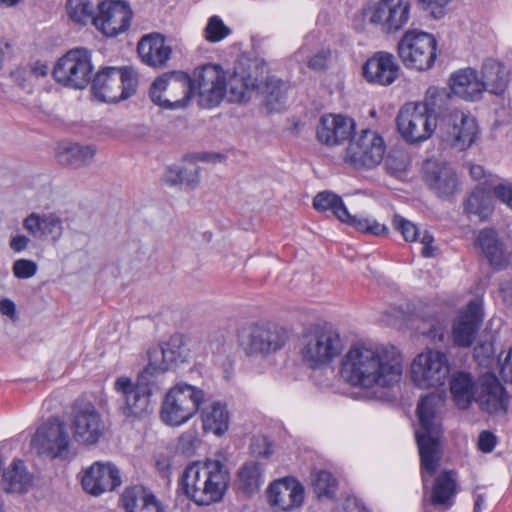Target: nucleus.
<instances>
[{
	"mask_svg": "<svg viewBox=\"0 0 512 512\" xmlns=\"http://www.w3.org/2000/svg\"><path fill=\"white\" fill-rule=\"evenodd\" d=\"M500 294L503 301L512 306V283H505L501 286Z\"/></svg>",
	"mask_w": 512,
	"mask_h": 512,
	"instance_id": "62",
	"label": "nucleus"
},
{
	"mask_svg": "<svg viewBox=\"0 0 512 512\" xmlns=\"http://www.w3.org/2000/svg\"><path fill=\"white\" fill-rule=\"evenodd\" d=\"M249 452L254 457L268 459L273 454V443L264 435L253 436L250 440Z\"/></svg>",
	"mask_w": 512,
	"mask_h": 512,
	"instance_id": "44",
	"label": "nucleus"
},
{
	"mask_svg": "<svg viewBox=\"0 0 512 512\" xmlns=\"http://www.w3.org/2000/svg\"><path fill=\"white\" fill-rule=\"evenodd\" d=\"M137 51L145 64L154 68H160L165 66L170 59L172 48L166 44L163 35L151 33L141 38Z\"/></svg>",
	"mask_w": 512,
	"mask_h": 512,
	"instance_id": "29",
	"label": "nucleus"
},
{
	"mask_svg": "<svg viewBox=\"0 0 512 512\" xmlns=\"http://www.w3.org/2000/svg\"><path fill=\"white\" fill-rule=\"evenodd\" d=\"M197 442L196 433L194 431H187L179 437L177 448L183 454H192L196 448Z\"/></svg>",
	"mask_w": 512,
	"mask_h": 512,
	"instance_id": "51",
	"label": "nucleus"
},
{
	"mask_svg": "<svg viewBox=\"0 0 512 512\" xmlns=\"http://www.w3.org/2000/svg\"><path fill=\"white\" fill-rule=\"evenodd\" d=\"M385 151L383 137L377 131L364 129L350 141L344 160L356 169H371L382 162Z\"/></svg>",
	"mask_w": 512,
	"mask_h": 512,
	"instance_id": "14",
	"label": "nucleus"
},
{
	"mask_svg": "<svg viewBox=\"0 0 512 512\" xmlns=\"http://www.w3.org/2000/svg\"><path fill=\"white\" fill-rule=\"evenodd\" d=\"M66 11L71 20L79 24H93L94 5L91 0H67Z\"/></svg>",
	"mask_w": 512,
	"mask_h": 512,
	"instance_id": "43",
	"label": "nucleus"
},
{
	"mask_svg": "<svg viewBox=\"0 0 512 512\" xmlns=\"http://www.w3.org/2000/svg\"><path fill=\"white\" fill-rule=\"evenodd\" d=\"M192 96L198 95V103L203 108L220 104L226 94V76L220 66L205 64L194 70L191 77Z\"/></svg>",
	"mask_w": 512,
	"mask_h": 512,
	"instance_id": "15",
	"label": "nucleus"
},
{
	"mask_svg": "<svg viewBox=\"0 0 512 512\" xmlns=\"http://www.w3.org/2000/svg\"><path fill=\"white\" fill-rule=\"evenodd\" d=\"M451 91L454 95L467 100L476 101L482 96L483 84L472 68H466L452 75L450 79Z\"/></svg>",
	"mask_w": 512,
	"mask_h": 512,
	"instance_id": "33",
	"label": "nucleus"
},
{
	"mask_svg": "<svg viewBox=\"0 0 512 512\" xmlns=\"http://www.w3.org/2000/svg\"><path fill=\"white\" fill-rule=\"evenodd\" d=\"M345 512H369L358 499H348L345 504Z\"/></svg>",
	"mask_w": 512,
	"mask_h": 512,
	"instance_id": "61",
	"label": "nucleus"
},
{
	"mask_svg": "<svg viewBox=\"0 0 512 512\" xmlns=\"http://www.w3.org/2000/svg\"><path fill=\"white\" fill-rule=\"evenodd\" d=\"M95 154L96 148L92 145L69 143L58 148L56 157L63 165L80 168L90 164Z\"/></svg>",
	"mask_w": 512,
	"mask_h": 512,
	"instance_id": "36",
	"label": "nucleus"
},
{
	"mask_svg": "<svg viewBox=\"0 0 512 512\" xmlns=\"http://www.w3.org/2000/svg\"><path fill=\"white\" fill-rule=\"evenodd\" d=\"M91 53L85 48H74L59 58L53 68L55 80L70 88L84 89L92 80Z\"/></svg>",
	"mask_w": 512,
	"mask_h": 512,
	"instance_id": "12",
	"label": "nucleus"
},
{
	"mask_svg": "<svg viewBox=\"0 0 512 512\" xmlns=\"http://www.w3.org/2000/svg\"><path fill=\"white\" fill-rule=\"evenodd\" d=\"M204 400V391L185 382L169 389L161 407V419L168 425L178 426L193 417Z\"/></svg>",
	"mask_w": 512,
	"mask_h": 512,
	"instance_id": "7",
	"label": "nucleus"
},
{
	"mask_svg": "<svg viewBox=\"0 0 512 512\" xmlns=\"http://www.w3.org/2000/svg\"><path fill=\"white\" fill-rule=\"evenodd\" d=\"M493 194L512 209V183L495 186L493 188Z\"/></svg>",
	"mask_w": 512,
	"mask_h": 512,
	"instance_id": "56",
	"label": "nucleus"
},
{
	"mask_svg": "<svg viewBox=\"0 0 512 512\" xmlns=\"http://www.w3.org/2000/svg\"><path fill=\"white\" fill-rule=\"evenodd\" d=\"M340 375L353 387H388L401 378L402 358L393 346L353 345L342 359Z\"/></svg>",
	"mask_w": 512,
	"mask_h": 512,
	"instance_id": "3",
	"label": "nucleus"
},
{
	"mask_svg": "<svg viewBox=\"0 0 512 512\" xmlns=\"http://www.w3.org/2000/svg\"><path fill=\"white\" fill-rule=\"evenodd\" d=\"M43 215L31 213L23 221V227L34 237L42 236Z\"/></svg>",
	"mask_w": 512,
	"mask_h": 512,
	"instance_id": "52",
	"label": "nucleus"
},
{
	"mask_svg": "<svg viewBox=\"0 0 512 512\" xmlns=\"http://www.w3.org/2000/svg\"><path fill=\"white\" fill-rule=\"evenodd\" d=\"M47 71H48L47 65H45V64H36L32 68L31 73L35 77H42V76H45L47 74Z\"/></svg>",
	"mask_w": 512,
	"mask_h": 512,
	"instance_id": "64",
	"label": "nucleus"
},
{
	"mask_svg": "<svg viewBox=\"0 0 512 512\" xmlns=\"http://www.w3.org/2000/svg\"><path fill=\"white\" fill-rule=\"evenodd\" d=\"M203 430L217 436L224 434L229 427V412L225 404L213 402L201 411Z\"/></svg>",
	"mask_w": 512,
	"mask_h": 512,
	"instance_id": "38",
	"label": "nucleus"
},
{
	"mask_svg": "<svg viewBox=\"0 0 512 512\" xmlns=\"http://www.w3.org/2000/svg\"><path fill=\"white\" fill-rule=\"evenodd\" d=\"M71 429L76 442L93 445L104 435L105 424L93 403L78 399L72 407Z\"/></svg>",
	"mask_w": 512,
	"mask_h": 512,
	"instance_id": "17",
	"label": "nucleus"
},
{
	"mask_svg": "<svg viewBox=\"0 0 512 512\" xmlns=\"http://www.w3.org/2000/svg\"><path fill=\"white\" fill-rule=\"evenodd\" d=\"M38 270L37 264L32 260L18 259L13 263L12 271L18 279L33 277Z\"/></svg>",
	"mask_w": 512,
	"mask_h": 512,
	"instance_id": "50",
	"label": "nucleus"
},
{
	"mask_svg": "<svg viewBox=\"0 0 512 512\" xmlns=\"http://www.w3.org/2000/svg\"><path fill=\"white\" fill-rule=\"evenodd\" d=\"M393 226L403 235L406 241L413 242L420 237V231L417 226L400 215L393 217Z\"/></svg>",
	"mask_w": 512,
	"mask_h": 512,
	"instance_id": "46",
	"label": "nucleus"
},
{
	"mask_svg": "<svg viewBox=\"0 0 512 512\" xmlns=\"http://www.w3.org/2000/svg\"><path fill=\"white\" fill-rule=\"evenodd\" d=\"M313 207L320 212L331 210L341 222L354 227L359 232L374 236H383L388 233L387 226L375 219L351 215L341 197L333 192H319L313 199Z\"/></svg>",
	"mask_w": 512,
	"mask_h": 512,
	"instance_id": "16",
	"label": "nucleus"
},
{
	"mask_svg": "<svg viewBox=\"0 0 512 512\" xmlns=\"http://www.w3.org/2000/svg\"><path fill=\"white\" fill-rule=\"evenodd\" d=\"M132 10L124 0H103L97 5L93 25L104 35L113 37L130 27Z\"/></svg>",
	"mask_w": 512,
	"mask_h": 512,
	"instance_id": "20",
	"label": "nucleus"
},
{
	"mask_svg": "<svg viewBox=\"0 0 512 512\" xmlns=\"http://www.w3.org/2000/svg\"><path fill=\"white\" fill-rule=\"evenodd\" d=\"M353 129L352 119L341 115L327 114L320 118L316 135L321 143L332 146L349 139Z\"/></svg>",
	"mask_w": 512,
	"mask_h": 512,
	"instance_id": "28",
	"label": "nucleus"
},
{
	"mask_svg": "<svg viewBox=\"0 0 512 512\" xmlns=\"http://www.w3.org/2000/svg\"><path fill=\"white\" fill-rule=\"evenodd\" d=\"M483 310L479 302L471 300L453 319L451 339L456 347L472 346L483 322Z\"/></svg>",
	"mask_w": 512,
	"mask_h": 512,
	"instance_id": "21",
	"label": "nucleus"
},
{
	"mask_svg": "<svg viewBox=\"0 0 512 512\" xmlns=\"http://www.w3.org/2000/svg\"><path fill=\"white\" fill-rule=\"evenodd\" d=\"M149 97L163 109L184 108L192 98L191 77L182 71L164 73L152 82Z\"/></svg>",
	"mask_w": 512,
	"mask_h": 512,
	"instance_id": "9",
	"label": "nucleus"
},
{
	"mask_svg": "<svg viewBox=\"0 0 512 512\" xmlns=\"http://www.w3.org/2000/svg\"><path fill=\"white\" fill-rule=\"evenodd\" d=\"M475 403L482 412L490 416H505L509 409L510 397L497 376L487 372L478 377Z\"/></svg>",
	"mask_w": 512,
	"mask_h": 512,
	"instance_id": "19",
	"label": "nucleus"
},
{
	"mask_svg": "<svg viewBox=\"0 0 512 512\" xmlns=\"http://www.w3.org/2000/svg\"><path fill=\"white\" fill-rule=\"evenodd\" d=\"M30 240L25 235H16L10 240L9 246L15 252L23 251L27 248Z\"/></svg>",
	"mask_w": 512,
	"mask_h": 512,
	"instance_id": "59",
	"label": "nucleus"
},
{
	"mask_svg": "<svg viewBox=\"0 0 512 512\" xmlns=\"http://www.w3.org/2000/svg\"><path fill=\"white\" fill-rule=\"evenodd\" d=\"M465 211L479 216L480 220L487 219L493 211L492 192L483 186L475 187L465 202Z\"/></svg>",
	"mask_w": 512,
	"mask_h": 512,
	"instance_id": "40",
	"label": "nucleus"
},
{
	"mask_svg": "<svg viewBox=\"0 0 512 512\" xmlns=\"http://www.w3.org/2000/svg\"><path fill=\"white\" fill-rule=\"evenodd\" d=\"M313 492L318 498L333 499L337 490V480L331 472L326 470L315 471L311 475Z\"/></svg>",
	"mask_w": 512,
	"mask_h": 512,
	"instance_id": "42",
	"label": "nucleus"
},
{
	"mask_svg": "<svg viewBox=\"0 0 512 512\" xmlns=\"http://www.w3.org/2000/svg\"><path fill=\"white\" fill-rule=\"evenodd\" d=\"M481 84L483 90L495 95H502L508 84L505 67L494 59H488L484 62L481 71Z\"/></svg>",
	"mask_w": 512,
	"mask_h": 512,
	"instance_id": "37",
	"label": "nucleus"
},
{
	"mask_svg": "<svg viewBox=\"0 0 512 512\" xmlns=\"http://www.w3.org/2000/svg\"><path fill=\"white\" fill-rule=\"evenodd\" d=\"M199 182L198 168L191 164L189 167H184L176 172L175 179L172 184H183L190 188H194Z\"/></svg>",
	"mask_w": 512,
	"mask_h": 512,
	"instance_id": "49",
	"label": "nucleus"
},
{
	"mask_svg": "<svg viewBox=\"0 0 512 512\" xmlns=\"http://www.w3.org/2000/svg\"><path fill=\"white\" fill-rule=\"evenodd\" d=\"M428 336L432 338L434 341H443L444 339V331L440 326H433L429 332Z\"/></svg>",
	"mask_w": 512,
	"mask_h": 512,
	"instance_id": "63",
	"label": "nucleus"
},
{
	"mask_svg": "<svg viewBox=\"0 0 512 512\" xmlns=\"http://www.w3.org/2000/svg\"><path fill=\"white\" fill-rule=\"evenodd\" d=\"M400 66L395 56L386 51H378L362 67L365 80L372 84L389 86L399 77Z\"/></svg>",
	"mask_w": 512,
	"mask_h": 512,
	"instance_id": "25",
	"label": "nucleus"
},
{
	"mask_svg": "<svg viewBox=\"0 0 512 512\" xmlns=\"http://www.w3.org/2000/svg\"><path fill=\"white\" fill-rule=\"evenodd\" d=\"M451 0H418V7L435 19L443 17Z\"/></svg>",
	"mask_w": 512,
	"mask_h": 512,
	"instance_id": "48",
	"label": "nucleus"
},
{
	"mask_svg": "<svg viewBox=\"0 0 512 512\" xmlns=\"http://www.w3.org/2000/svg\"><path fill=\"white\" fill-rule=\"evenodd\" d=\"M227 88L229 101L245 102L250 98V93L258 88L257 78L244 70L236 69L228 83L226 82Z\"/></svg>",
	"mask_w": 512,
	"mask_h": 512,
	"instance_id": "39",
	"label": "nucleus"
},
{
	"mask_svg": "<svg viewBox=\"0 0 512 512\" xmlns=\"http://www.w3.org/2000/svg\"><path fill=\"white\" fill-rule=\"evenodd\" d=\"M118 468L112 463L95 462L85 472L81 479L83 489L99 496L106 491H113L121 485Z\"/></svg>",
	"mask_w": 512,
	"mask_h": 512,
	"instance_id": "24",
	"label": "nucleus"
},
{
	"mask_svg": "<svg viewBox=\"0 0 512 512\" xmlns=\"http://www.w3.org/2000/svg\"><path fill=\"white\" fill-rule=\"evenodd\" d=\"M237 483L239 490L251 496L260 491L264 483V467L255 460L246 461L237 471Z\"/></svg>",
	"mask_w": 512,
	"mask_h": 512,
	"instance_id": "35",
	"label": "nucleus"
},
{
	"mask_svg": "<svg viewBox=\"0 0 512 512\" xmlns=\"http://www.w3.org/2000/svg\"><path fill=\"white\" fill-rule=\"evenodd\" d=\"M478 390V378L464 371H457L450 379V392L455 405L462 410L468 409L475 401Z\"/></svg>",
	"mask_w": 512,
	"mask_h": 512,
	"instance_id": "31",
	"label": "nucleus"
},
{
	"mask_svg": "<svg viewBox=\"0 0 512 512\" xmlns=\"http://www.w3.org/2000/svg\"><path fill=\"white\" fill-rule=\"evenodd\" d=\"M266 496L274 510L291 511L303 505L305 489L297 478L285 476L269 484Z\"/></svg>",
	"mask_w": 512,
	"mask_h": 512,
	"instance_id": "22",
	"label": "nucleus"
},
{
	"mask_svg": "<svg viewBox=\"0 0 512 512\" xmlns=\"http://www.w3.org/2000/svg\"><path fill=\"white\" fill-rule=\"evenodd\" d=\"M440 399L435 394L423 396L417 406V415L423 433L416 432V440L421 461V476L426 483V474L433 475L440 466L441 452L439 438L442 427L436 417L435 407Z\"/></svg>",
	"mask_w": 512,
	"mask_h": 512,
	"instance_id": "5",
	"label": "nucleus"
},
{
	"mask_svg": "<svg viewBox=\"0 0 512 512\" xmlns=\"http://www.w3.org/2000/svg\"><path fill=\"white\" fill-rule=\"evenodd\" d=\"M409 0H378L362 8V16L371 26L384 34H395L409 22Z\"/></svg>",
	"mask_w": 512,
	"mask_h": 512,
	"instance_id": "10",
	"label": "nucleus"
},
{
	"mask_svg": "<svg viewBox=\"0 0 512 512\" xmlns=\"http://www.w3.org/2000/svg\"><path fill=\"white\" fill-rule=\"evenodd\" d=\"M492 354L493 348L490 343H482L474 348V357L481 365H488Z\"/></svg>",
	"mask_w": 512,
	"mask_h": 512,
	"instance_id": "55",
	"label": "nucleus"
},
{
	"mask_svg": "<svg viewBox=\"0 0 512 512\" xmlns=\"http://www.w3.org/2000/svg\"><path fill=\"white\" fill-rule=\"evenodd\" d=\"M420 239V242L423 244L421 254L422 256L429 258L435 255V247L432 245L434 242V237L428 231H424L423 235Z\"/></svg>",
	"mask_w": 512,
	"mask_h": 512,
	"instance_id": "57",
	"label": "nucleus"
},
{
	"mask_svg": "<svg viewBox=\"0 0 512 512\" xmlns=\"http://www.w3.org/2000/svg\"><path fill=\"white\" fill-rule=\"evenodd\" d=\"M265 99L266 106L270 110H279V106L286 97V84L273 76L267 77L262 86L257 88Z\"/></svg>",
	"mask_w": 512,
	"mask_h": 512,
	"instance_id": "41",
	"label": "nucleus"
},
{
	"mask_svg": "<svg viewBox=\"0 0 512 512\" xmlns=\"http://www.w3.org/2000/svg\"><path fill=\"white\" fill-rule=\"evenodd\" d=\"M423 169L425 183L438 197L448 198L457 191V175L446 162L427 160Z\"/></svg>",
	"mask_w": 512,
	"mask_h": 512,
	"instance_id": "26",
	"label": "nucleus"
},
{
	"mask_svg": "<svg viewBox=\"0 0 512 512\" xmlns=\"http://www.w3.org/2000/svg\"><path fill=\"white\" fill-rule=\"evenodd\" d=\"M288 340L285 329L276 325L250 327L245 351L248 355H268L280 350Z\"/></svg>",
	"mask_w": 512,
	"mask_h": 512,
	"instance_id": "23",
	"label": "nucleus"
},
{
	"mask_svg": "<svg viewBox=\"0 0 512 512\" xmlns=\"http://www.w3.org/2000/svg\"><path fill=\"white\" fill-rule=\"evenodd\" d=\"M1 482L5 492L21 494L32 486L33 475L27 471L22 460H14L3 471Z\"/></svg>",
	"mask_w": 512,
	"mask_h": 512,
	"instance_id": "34",
	"label": "nucleus"
},
{
	"mask_svg": "<svg viewBox=\"0 0 512 512\" xmlns=\"http://www.w3.org/2000/svg\"><path fill=\"white\" fill-rule=\"evenodd\" d=\"M0 312L3 315L10 317L11 319L16 318V306L10 299H2L0 301Z\"/></svg>",
	"mask_w": 512,
	"mask_h": 512,
	"instance_id": "60",
	"label": "nucleus"
},
{
	"mask_svg": "<svg viewBox=\"0 0 512 512\" xmlns=\"http://www.w3.org/2000/svg\"><path fill=\"white\" fill-rule=\"evenodd\" d=\"M500 373L506 382L512 383V348L509 349L503 363Z\"/></svg>",
	"mask_w": 512,
	"mask_h": 512,
	"instance_id": "58",
	"label": "nucleus"
},
{
	"mask_svg": "<svg viewBox=\"0 0 512 512\" xmlns=\"http://www.w3.org/2000/svg\"><path fill=\"white\" fill-rule=\"evenodd\" d=\"M42 236L50 235L53 239H59L63 232L62 220L55 214L43 215Z\"/></svg>",
	"mask_w": 512,
	"mask_h": 512,
	"instance_id": "47",
	"label": "nucleus"
},
{
	"mask_svg": "<svg viewBox=\"0 0 512 512\" xmlns=\"http://www.w3.org/2000/svg\"><path fill=\"white\" fill-rule=\"evenodd\" d=\"M331 56L328 49H322L316 52L308 61L307 65L314 71H323L327 68V61Z\"/></svg>",
	"mask_w": 512,
	"mask_h": 512,
	"instance_id": "53",
	"label": "nucleus"
},
{
	"mask_svg": "<svg viewBox=\"0 0 512 512\" xmlns=\"http://www.w3.org/2000/svg\"><path fill=\"white\" fill-rule=\"evenodd\" d=\"M448 374L447 357L439 351L421 353L411 364V378L422 389L442 386Z\"/></svg>",
	"mask_w": 512,
	"mask_h": 512,
	"instance_id": "18",
	"label": "nucleus"
},
{
	"mask_svg": "<svg viewBox=\"0 0 512 512\" xmlns=\"http://www.w3.org/2000/svg\"><path fill=\"white\" fill-rule=\"evenodd\" d=\"M497 444V437L488 430H484L478 437V449L483 453H490L494 450Z\"/></svg>",
	"mask_w": 512,
	"mask_h": 512,
	"instance_id": "54",
	"label": "nucleus"
},
{
	"mask_svg": "<svg viewBox=\"0 0 512 512\" xmlns=\"http://www.w3.org/2000/svg\"><path fill=\"white\" fill-rule=\"evenodd\" d=\"M120 501L125 512H165L154 493L141 485L127 487Z\"/></svg>",
	"mask_w": 512,
	"mask_h": 512,
	"instance_id": "30",
	"label": "nucleus"
},
{
	"mask_svg": "<svg viewBox=\"0 0 512 512\" xmlns=\"http://www.w3.org/2000/svg\"><path fill=\"white\" fill-rule=\"evenodd\" d=\"M449 98L445 89L429 87L423 101L404 104L396 118L401 136L409 143H418L430 138L438 127L443 144L457 151L469 149L479 133L477 121L462 110L444 109Z\"/></svg>",
	"mask_w": 512,
	"mask_h": 512,
	"instance_id": "1",
	"label": "nucleus"
},
{
	"mask_svg": "<svg viewBox=\"0 0 512 512\" xmlns=\"http://www.w3.org/2000/svg\"><path fill=\"white\" fill-rule=\"evenodd\" d=\"M476 243L493 269L502 270L511 263L512 248L494 229L479 231Z\"/></svg>",
	"mask_w": 512,
	"mask_h": 512,
	"instance_id": "27",
	"label": "nucleus"
},
{
	"mask_svg": "<svg viewBox=\"0 0 512 512\" xmlns=\"http://www.w3.org/2000/svg\"><path fill=\"white\" fill-rule=\"evenodd\" d=\"M456 493V472L444 470L434 480L429 501L434 507L449 509L454 503Z\"/></svg>",
	"mask_w": 512,
	"mask_h": 512,
	"instance_id": "32",
	"label": "nucleus"
},
{
	"mask_svg": "<svg viewBox=\"0 0 512 512\" xmlns=\"http://www.w3.org/2000/svg\"><path fill=\"white\" fill-rule=\"evenodd\" d=\"M437 41L432 34L417 29L407 30L397 44V53L407 68L425 71L436 60Z\"/></svg>",
	"mask_w": 512,
	"mask_h": 512,
	"instance_id": "11",
	"label": "nucleus"
},
{
	"mask_svg": "<svg viewBox=\"0 0 512 512\" xmlns=\"http://www.w3.org/2000/svg\"><path fill=\"white\" fill-rule=\"evenodd\" d=\"M185 357L183 336L175 334L163 346L149 351V363L135 383L126 376L115 380L114 390L122 400L119 410L126 421L133 423L152 413L151 397L162 389L165 372L172 365L184 362Z\"/></svg>",
	"mask_w": 512,
	"mask_h": 512,
	"instance_id": "2",
	"label": "nucleus"
},
{
	"mask_svg": "<svg viewBox=\"0 0 512 512\" xmlns=\"http://www.w3.org/2000/svg\"><path fill=\"white\" fill-rule=\"evenodd\" d=\"M30 447L39 456L65 458L69 453L70 436L66 425L58 418L43 422L32 435Z\"/></svg>",
	"mask_w": 512,
	"mask_h": 512,
	"instance_id": "13",
	"label": "nucleus"
},
{
	"mask_svg": "<svg viewBox=\"0 0 512 512\" xmlns=\"http://www.w3.org/2000/svg\"><path fill=\"white\" fill-rule=\"evenodd\" d=\"M229 33L230 29L218 16L211 17L205 28V37L210 42H218L229 35Z\"/></svg>",
	"mask_w": 512,
	"mask_h": 512,
	"instance_id": "45",
	"label": "nucleus"
},
{
	"mask_svg": "<svg viewBox=\"0 0 512 512\" xmlns=\"http://www.w3.org/2000/svg\"><path fill=\"white\" fill-rule=\"evenodd\" d=\"M230 483V473L219 460L188 465L179 480L183 494L198 506L220 502Z\"/></svg>",
	"mask_w": 512,
	"mask_h": 512,
	"instance_id": "4",
	"label": "nucleus"
},
{
	"mask_svg": "<svg viewBox=\"0 0 512 512\" xmlns=\"http://www.w3.org/2000/svg\"><path fill=\"white\" fill-rule=\"evenodd\" d=\"M92 91L101 101L117 103L135 94L138 85L136 72L130 67H106L91 80Z\"/></svg>",
	"mask_w": 512,
	"mask_h": 512,
	"instance_id": "8",
	"label": "nucleus"
},
{
	"mask_svg": "<svg viewBox=\"0 0 512 512\" xmlns=\"http://www.w3.org/2000/svg\"><path fill=\"white\" fill-rule=\"evenodd\" d=\"M343 351L338 331L328 324L308 327L301 335L298 355L302 364L317 370L328 367Z\"/></svg>",
	"mask_w": 512,
	"mask_h": 512,
	"instance_id": "6",
	"label": "nucleus"
}]
</instances>
